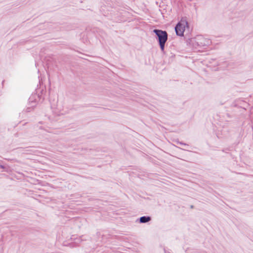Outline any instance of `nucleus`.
Here are the masks:
<instances>
[{
	"instance_id": "nucleus-1",
	"label": "nucleus",
	"mask_w": 253,
	"mask_h": 253,
	"mask_svg": "<svg viewBox=\"0 0 253 253\" xmlns=\"http://www.w3.org/2000/svg\"><path fill=\"white\" fill-rule=\"evenodd\" d=\"M152 32L155 34V39L158 43L161 51L165 53V45L168 39L167 32L158 29H155Z\"/></svg>"
},
{
	"instance_id": "nucleus-2",
	"label": "nucleus",
	"mask_w": 253,
	"mask_h": 253,
	"mask_svg": "<svg viewBox=\"0 0 253 253\" xmlns=\"http://www.w3.org/2000/svg\"><path fill=\"white\" fill-rule=\"evenodd\" d=\"M187 26L186 17H182L175 26L176 35L179 37L184 36V32L185 31V26Z\"/></svg>"
},
{
	"instance_id": "nucleus-3",
	"label": "nucleus",
	"mask_w": 253,
	"mask_h": 253,
	"mask_svg": "<svg viewBox=\"0 0 253 253\" xmlns=\"http://www.w3.org/2000/svg\"><path fill=\"white\" fill-rule=\"evenodd\" d=\"M71 242L68 243V245L72 248L79 246L81 243L83 241L81 237L75 238L74 236L71 238Z\"/></svg>"
},
{
	"instance_id": "nucleus-4",
	"label": "nucleus",
	"mask_w": 253,
	"mask_h": 253,
	"mask_svg": "<svg viewBox=\"0 0 253 253\" xmlns=\"http://www.w3.org/2000/svg\"><path fill=\"white\" fill-rule=\"evenodd\" d=\"M151 220V216L149 215H144L137 218L136 221L139 223H146L150 221Z\"/></svg>"
},
{
	"instance_id": "nucleus-5",
	"label": "nucleus",
	"mask_w": 253,
	"mask_h": 253,
	"mask_svg": "<svg viewBox=\"0 0 253 253\" xmlns=\"http://www.w3.org/2000/svg\"><path fill=\"white\" fill-rule=\"evenodd\" d=\"M186 42L187 43L192 44L194 47H195L197 46L201 47L203 45L202 42H198L196 41L195 38L188 39Z\"/></svg>"
},
{
	"instance_id": "nucleus-6",
	"label": "nucleus",
	"mask_w": 253,
	"mask_h": 253,
	"mask_svg": "<svg viewBox=\"0 0 253 253\" xmlns=\"http://www.w3.org/2000/svg\"><path fill=\"white\" fill-rule=\"evenodd\" d=\"M36 93L37 94V98L39 99V101L42 99V101L44 100V98L42 97V95L45 93V90L43 89H36Z\"/></svg>"
},
{
	"instance_id": "nucleus-7",
	"label": "nucleus",
	"mask_w": 253,
	"mask_h": 253,
	"mask_svg": "<svg viewBox=\"0 0 253 253\" xmlns=\"http://www.w3.org/2000/svg\"><path fill=\"white\" fill-rule=\"evenodd\" d=\"M37 93L32 94L29 98V102L30 103H36L37 101Z\"/></svg>"
},
{
	"instance_id": "nucleus-8",
	"label": "nucleus",
	"mask_w": 253,
	"mask_h": 253,
	"mask_svg": "<svg viewBox=\"0 0 253 253\" xmlns=\"http://www.w3.org/2000/svg\"><path fill=\"white\" fill-rule=\"evenodd\" d=\"M0 168L2 169V171L8 172L9 169V167L7 165L3 164V162L1 161L0 163Z\"/></svg>"
},
{
	"instance_id": "nucleus-9",
	"label": "nucleus",
	"mask_w": 253,
	"mask_h": 253,
	"mask_svg": "<svg viewBox=\"0 0 253 253\" xmlns=\"http://www.w3.org/2000/svg\"><path fill=\"white\" fill-rule=\"evenodd\" d=\"M36 105H32L30 107H28L26 108V112H31V111L33 110L34 109V108L35 107Z\"/></svg>"
},
{
	"instance_id": "nucleus-10",
	"label": "nucleus",
	"mask_w": 253,
	"mask_h": 253,
	"mask_svg": "<svg viewBox=\"0 0 253 253\" xmlns=\"http://www.w3.org/2000/svg\"><path fill=\"white\" fill-rule=\"evenodd\" d=\"M232 148L231 147H227L224 148L222 150V151L223 152L227 153V151H231Z\"/></svg>"
},
{
	"instance_id": "nucleus-11",
	"label": "nucleus",
	"mask_w": 253,
	"mask_h": 253,
	"mask_svg": "<svg viewBox=\"0 0 253 253\" xmlns=\"http://www.w3.org/2000/svg\"><path fill=\"white\" fill-rule=\"evenodd\" d=\"M176 142L177 144H179L181 145H184V146L188 145L187 144H186L185 143H184L182 141H179L177 140V141H176Z\"/></svg>"
},
{
	"instance_id": "nucleus-12",
	"label": "nucleus",
	"mask_w": 253,
	"mask_h": 253,
	"mask_svg": "<svg viewBox=\"0 0 253 253\" xmlns=\"http://www.w3.org/2000/svg\"><path fill=\"white\" fill-rule=\"evenodd\" d=\"M187 29V30L188 31H189L190 30V24L188 22V21H187V26H185V29Z\"/></svg>"
},
{
	"instance_id": "nucleus-13",
	"label": "nucleus",
	"mask_w": 253,
	"mask_h": 253,
	"mask_svg": "<svg viewBox=\"0 0 253 253\" xmlns=\"http://www.w3.org/2000/svg\"><path fill=\"white\" fill-rule=\"evenodd\" d=\"M91 106V104H84V105L82 106V107H89Z\"/></svg>"
},
{
	"instance_id": "nucleus-14",
	"label": "nucleus",
	"mask_w": 253,
	"mask_h": 253,
	"mask_svg": "<svg viewBox=\"0 0 253 253\" xmlns=\"http://www.w3.org/2000/svg\"><path fill=\"white\" fill-rule=\"evenodd\" d=\"M194 208V206L193 205H191L190 206V208L191 209H193Z\"/></svg>"
},
{
	"instance_id": "nucleus-15",
	"label": "nucleus",
	"mask_w": 253,
	"mask_h": 253,
	"mask_svg": "<svg viewBox=\"0 0 253 253\" xmlns=\"http://www.w3.org/2000/svg\"><path fill=\"white\" fill-rule=\"evenodd\" d=\"M4 82V80H3V81H2V83H1L2 85H3V84Z\"/></svg>"
}]
</instances>
